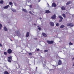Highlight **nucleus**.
Segmentation results:
<instances>
[{
    "mask_svg": "<svg viewBox=\"0 0 74 74\" xmlns=\"http://www.w3.org/2000/svg\"><path fill=\"white\" fill-rule=\"evenodd\" d=\"M9 6V5H7V6L4 7L3 8H4V9H7V8H8Z\"/></svg>",
    "mask_w": 74,
    "mask_h": 74,
    "instance_id": "obj_9",
    "label": "nucleus"
},
{
    "mask_svg": "<svg viewBox=\"0 0 74 74\" xmlns=\"http://www.w3.org/2000/svg\"><path fill=\"white\" fill-rule=\"evenodd\" d=\"M29 13H30V14H32V12H31V11H29Z\"/></svg>",
    "mask_w": 74,
    "mask_h": 74,
    "instance_id": "obj_35",
    "label": "nucleus"
},
{
    "mask_svg": "<svg viewBox=\"0 0 74 74\" xmlns=\"http://www.w3.org/2000/svg\"><path fill=\"white\" fill-rule=\"evenodd\" d=\"M37 38H35V40H37Z\"/></svg>",
    "mask_w": 74,
    "mask_h": 74,
    "instance_id": "obj_39",
    "label": "nucleus"
},
{
    "mask_svg": "<svg viewBox=\"0 0 74 74\" xmlns=\"http://www.w3.org/2000/svg\"><path fill=\"white\" fill-rule=\"evenodd\" d=\"M58 18L60 19V20H59V22H62V20L63 19V18L61 16H59Z\"/></svg>",
    "mask_w": 74,
    "mask_h": 74,
    "instance_id": "obj_4",
    "label": "nucleus"
},
{
    "mask_svg": "<svg viewBox=\"0 0 74 74\" xmlns=\"http://www.w3.org/2000/svg\"><path fill=\"white\" fill-rule=\"evenodd\" d=\"M15 33L17 36H19L20 34V32L19 30H17L15 32Z\"/></svg>",
    "mask_w": 74,
    "mask_h": 74,
    "instance_id": "obj_5",
    "label": "nucleus"
},
{
    "mask_svg": "<svg viewBox=\"0 0 74 74\" xmlns=\"http://www.w3.org/2000/svg\"><path fill=\"white\" fill-rule=\"evenodd\" d=\"M34 25L35 26H36V24L34 23Z\"/></svg>",
    "mask_w": 74,
    "mask_h": 74,
    "instance_id": "obj_36",
    "label": "nucleus"
},
{
    "mask_svg": "<svg viewBox=\"0 0 74 74\" xmlns=\"http://www.w3.org/2000/svg\"><path fill=\"white\" fill-rule=\"evenodd\" d=\"M12 11L13 12H15L16 11V10H12Z\"/></svg>",
    "mask_w": 74,
    "mask_h": 74,
    "instance_id": "obj_33",
    "label": "nucleus"
},
{
    "mask_svg": "<svg viewBox=\"0 0 74 74\" xmlns=\"http://www.w3.org/2000/svg\"><path fill=\"white\" fill-rule=\"evenodd\" d=\"M1 28H2V25L0 23V30H1Z\"/></svg>",
    "mask_w": 74,
    "mask_h": 74,
    "instance_id": "obj_20",
    "label": "nucleus"
},
{
    "mask_svg": "<svg viewBox=\"0 0 74 74\" xmlns=\"http://www.w3.org/2000/svg\"><path fill=\"white\" fill-rule=\"evenodd\" d=\"M70 3H71V2L69 1L67 2L66 3V5H69V4H70Z\"/></svg>",
    "mask_w": 74,
    "mask_h": 74,
    "instance_id": "obj_17",
    "label": "nucleus"
},
{
    "mask_svg": "<svg viewBox=\"0 0 74 74\" xmlns=\"http://www.w3.org/2000/svg\"><path fill=\"white\" fill-rule=\"evenodd\" d=\"M40 20L42 19V18L41 17H40Z\"/></svg>",
    "mask_w": 74,
    "mask_h": 74,
    "instance_id": "obj_37",
    "label": "nucleus"
},
{
    "mask_svg": "<svg viewBox=\"0 0 74 74\" xmlns=\"http://www.w3.org/2000/svg\"><path fill=\"white\" fill-rule=\"evenodd\" d=\"M67 26H70V27H73L74 26V24L72 23H69L67 24Z\"/></svg>",
    "mask_w": 74,
    "mask_h": 74,
    "instance_id": "obj_1",
    "label": "nucleus"
},
{
    "mask_svg": "<svg viewBox=\"0 0 74 74\" xmlns=\"http://www.w3.org/2000/svg\"><path fill=\"white\" fill-rule=\"evenodd\" d=\"M4 55H7V52H4Z\"/></svg>",
    "mask_w": 74,
    "mask_h": 74,
    "instance_id": "obj_24",
    "label": "nucleus"
},
{
    "mask_svg": "<svg viewBox=\"0 0 74 74\" xmlns=\"http://www.w3.org/2000/svg\"><path fill=\"white\" fill-rule=\"evenodd\" d=\"M69 45H73V43L71 42H70L69 43Z\"/></svg>",
    "mask_w": 74,
    "mask_h": 74,
    "instance_id": "obj_28",
    "label": "nucleus"
},
{
    "mask_svg": "<svg viewBox=\"0 0 74 74\" xmlns=\"http://www.w3.org/2000/svg\"><path fill=\"white\" fill-rule=\"evenodd\" d=\"M38 29L39 30H41V28L39 26H38Z\"/></svg>",
    "mask_w": 74,
    "mask_h": 74,
    "instance_id": "obj_23",
    "label": "nucleus"
},
{
    "mask_svg": "<svg viewBox=\"0 0 74 74\" xmlns=\"http://www.w3.org/2000/svg\"><path fill=\"white\" fill-rule=\"evenodd\" d=\"M4 29L5 31H7V30H8L7 29V28L5 27H4Z\"/></svg>",
    "mask_w": 74,
    "mask_h": 74,
    "instance_id": "obj_16",
    "label": "nucleus"
},
{
    "mask_svg": "<svg viewBox=\"0 0 74 74\" xmlns=\"http://www.w3.org/2000/svg\"><path fill=\"white\" fill-rule=\"evenodd\" d=\"M63 27H64V25H61L60 26V28H63Z\"/></svg>",
    "mask_w": 74,
    "mask_h": 74,
    "instance_id": "obj_18",
    "label": "nucleus"
},
{
    "mask_svg": "<svg viewBox=\"0 0 74 74\" xmlns=\"http://www.w3.org/2000/svg\"><path fill=\"white\" fill-rule=\"evenodd\" d=\"M42 34L44 37H47V35H46L45 33H42Z\"/></svg>",
    "mask_w": 74,
    "mask_h": 74,
    "instance_id": "obj_12",
    "label": "nucleus"
},
{
    "mask_svg": "<svg viewBox=\"0 0 74 74\" xmlns=\"http://www.w3.org/2000/svg\"><path fill=\"white\" fill-rule=\"evenodd\" d=\"M29 36V32H27L26 34V37H28Z\"/></svg>",
    "mask_w": 74,
    "mask_h": 74,
    "instance_id": "obj_13",
    "label": "nucleus"
},
{
    "mask_svg": "<svg viewBox=\"0 0 74 74\" xmlns=\"http://www.w3.org/2000/svg\"><path fill=\"white\" fill-rule=\"evenodd\" d=\"M29 55L31 56L32 55V53H29Z\"/></svg>",
    "mask_w": 74,
    "mask_h": 74,
    "instance_id": "obj_27",
    "label": "nucleus"
},
{
    "mask_svg": "<svg viewBox=\"0 0 74 74\" xmlns=\"http://www.w3.org/2000/svg\"><path fill=\"white\" fill-rule=\"evenodd\" d=\"M62 16L64 17V18H66V15L65 14H62Z\"/></svg>",
    "mask_w": 74,
    "mask_h": 74,
    "instance_id": "obj_21",
    "label": "nucleus"
},
{
    "mask_svg": "<svg viewBox=\"0 0 74 74\" xmlns=\"http://www.w3.org/2000/svg\"><path fill=\"white\" fill-rule=\"evenodd\" d=\"M62 63V61H61L60 60H59L58 62V65H59V66L60 65H61Z\"/></svg>",
    "mask_w": 74,
    "mask_h": 74,
    "instance_id": "obj_7",
    "label": "nucleus"
},
{
    "mask_svg": "<svg viewBox=\"0 0 74 74\" xmlns=\"http://www.w3.org/2000/svg\"><path fill=\"white\" fill-rule=\"evenodd\" d=\"M9 4H10V5H12V3L11 2H10L9 3Z\"/></svg>",
    "mask_w": 74,
    "mask_h": 74,
    "instance_id": "obj_30",
    "label": "nucleus"
},
{
    "mask_svg": "<svg viewBox=\"0 0 74 74\" xmlns=\"http://www.w3.org/2000/svg\"><path fill=\"white\" fill-rule=\"evenodd\" d=\"M56 26H59V23H57L56 24Z\"/></svg>",
    "mask_w": 74,
    "mask_h": 74,
    "instance_id": "obj_25",
    "label": "nucleus"
},
{
    "mask_svg": "<svg viewBox=\"0 0 74 74\" xmlns=\"http://www.w3.org/2000/svg\"><path fill=\"white\" fill-rule=\"evenodd\" d=\"M8 62H10V63H11V60H10V59H9L8 60Z\"/></svg>",
    "mask_w": 74,
    "mask_h": 74,
    "instance_id": "obj_29",
    "label": "nucleus"
},
{
    "mask_svg": "<svg viewBox=\"0 0 74 74\" xmlns=\"http://www.w3.org/2000/svg\"><path fill=\"white\" fill-rule=\"evenodd\" d=\"M51 19H56V15L54 14V15H53L51 17Z\"/></svg>",
    "mask_w": 74,
    "mask_h": 74,
    "instance_id": "obj_6",
    "label": "nucleus"
},
{
    "mask_svg": "<svg viewBox=\"0 0 74 74\" xmlns=\"http://www.w3.org/2000/svg\"><path fill=\"white\" fill-rule=\"evenodd\" d=\"M49 24L51 26H54V23H53V22H50L49 23Z\"/></svg>",
    "mask_w": 74,
    "mask_h": 74,
    "instance_id": "obj_8",
    "label": "nucleus"
},
{
    "mask_svg": "<svg viewBox=\"0 0 74 74\" xmlns=\"http://www.w3.org/2000/svg\"><path fill=\"white\" fill-rule=\"evenodd\" d=\"M12 50L10 49H9L7 50V52L8 53H9V54L11 53H12Z\"/></svg>",
    "mask_w": 74,
    "mask_h": 74,
    "instance_id": "obj_2",
    "label": "nucleus"
},
{
    "mask_svg": "<svg viewBox=\"0 0 74 74\" xmlns=\"http://www.w3.org/2000/svg\"><path fill=\"white\" fill-rule=\"evenodd\" d=\"M0 4H3V1H0Z\"/></svg>",
    "mask_w": 74,
    "mask_h": 74,
    "instance_id": "obj_26",
    "label": "nucleus"
},
{
    "mask_svg": "<svg viewBox=\"0 0 74 74\" xmlns=\"http://www.w3.org/2000/svg\"><path fill=\"white\" fill-rule=\"evenodd\" d=\"M40 0H39V1L38 2H40Z\"/></svg>",
    "mask_w": 74,
    "mask_h": 74,
    "instance_id": "obj_40",
    "label": "nucleus"
},
{
    "mask_svg": "<svg viewBox=\"0 0 74 74\" xmlns=\"http://www.w3.org/2000/svg\"><path fill=\"white\" fill-rule=\"evenodd\" d=\"M48 51L47 50H45L44 51L45 52H48Z\"/></svg>",
    "mask_w": 74,
    "mask_h": 74,
    "instance_id": "obj_31",
    "label": "nucleus"
},
{
    "mask_svg": "<svg viewBox=\"0 0 74 74\" xmlns=\"http://www.w3.org/2000/svg\"><path fill=\"white\" fill-rule=\"evenodd\" d=\"M37 51H40V50L38 49H37Z\"/></svg>",
    "mask_w": 74,
    "mask_h": 74,
    "instance_id": "obj_32",
    "label": "nucleus"
},
{
    "mask_svg": "<svg viewBox=\"0 0 74 74\" xmlns=\"http://www.w3.org/2000/svg\"><path fill=\"white\" fill-rule=\"evenodd\" d=\"M36 70H37V67H36Z\"/></svg>",
    "mask_w": 74,
    "mask_h": 74,
    "instance_id": "obj_38",
    "label": "nucleus"
},
{
    "mask_svg": "<svg viewBox=\"0 0 74 74\" xmlns=\"http://www.w3.org/2000/svg\"><path fill=\"white\" fill-rule=\"evenodd\" d=\"M51 12H50L49 10H46L45 11V13H46L47 14H49V13H51Z\"/></svg>",
    "mask_w": 74,
    "mask_h": 74,
    "instance_id": "obj_11",
    "label": "nucleus"
},
{
    "mask_svg": "<svg viewBox=\"0 0 74 74\" xmlns=\"http://www.w3.org/2000/svg\"><path fill=\"white\" fill-rule=\"evenodd\" d=\"M61 9L62 10H66V8H65V7H64V6H62L61 8Z\"/></svg>",
    "mask_w": 74,
    "mask_h": 74,
    "instance_id": "obj_14",
    "label": "nucleus"
},
{
    "mask_svg": "<svg viewBox=\"0 0 74 74\" xmlns=\"http://www.w3.org/2000/svg\"><path fill=\"white\" fill-rule=\"evenodd\" d=\"M4 74H9V73L7 71H5L4 72Z\"/></svg>",
    "mask_w": 74,
    "mask_h": 74,
    "instance_id": "obj_19",
    "label": "nucleus"
},
{
    "mask_svg": "<svg viewBox=\"0 0 74 74\" xmlns=\"http://www.w3.org/2000/svg\"><path fill=\"white\" fill-rule=\"evenodd\" d=\"M0 47H2V45H1V43H0Z\"/></svg>",
    "mask_w": 74,
    "mask_h": 74,
    "instance_id": "obj_34",
    "label": "nucleus"
},
{
    "mask_svg": "<svg viewBox=\"0 0 74 74\" xmlns=\"http://www.w3.org/2000/svg\"><path fill=\"white\" fill-rule=\"evenodd\" d=\"M23 10L24 12H27V11L26 10V9H23Z\"/></svg>",
    "mask_w": 74,
    "mask_h": 74,
    "instance_id": "obj_15",
    "label": "nucleus"
},
{
    "mask_svg": "<svg viewBox=\"0 0 74 74\" xmlns=\"http://www.w3.org/2000/svg\"><path fill=\"white\" fill-rule=\"evenodd\" d=\"M47 42L49 44H52L53 43V40H51V41L47 40Z\"/></svg>",
    "mask_w": 74,
    "mask_h": 74,
    "instance_id": "obj_3",
    "label": "nucleus"
},
{
    "mask_svg": "<svg viewBox=\"0 0 74 74\" xmlns=\"http://www.w3.org/2000/svg\"><path fill=\"white\" fill-rule=\"evenodd\" d=\"M52 7H56V4L55 3H53V4H52Z\"/></svg>",
    "mask_w": 74,
    "mask_h": 74,
    "instance_id": "obj_10",
    "label": "nucleus"
},
{
    "mask_svg": "<svg viewBox=\"0 0 74 74\" xmlns=\"http://www.w3.org/2000/svg\"><path fill=\"white\" fill-rule=\"evenodd\" d=\"M8 58L9 59H12V56L8 57Z\"/></svg>",
    "mask_w": 74,
    "mask_h": 74,
    "instance_id": "obj_22",
    "label": "nucleus"
},
{
    "mask_svg": "<svg viewBox=\"0 0 74 74\" xmlns=\"http://www.w3.org/2000/svg\"><path fill=\"white\" fill-rule=\"evenodd\" d=\"M11 41H12V40H11Z\"/></svg>",
    "mask_w": 74,
    "mask_h": 74,
    "instance_id": "obj_41",
    "label": "nucleus"
}]
</instances>
